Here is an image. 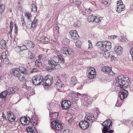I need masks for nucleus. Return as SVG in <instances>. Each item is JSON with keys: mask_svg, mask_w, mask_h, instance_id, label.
Returning <instances> with one entry per match:
<instances>
[{"mask_svg": "<svg viewBox=\"0 0 133 133\" xmlns=\"http://www.w3.org/2000/svg\"><path fill=\"white\" fill-rule=\"evenodd\" d=\"M96 45L100 50L103 51H106L110 50L111 48V43L109 41H99L96 44Z\"/></svg>", "mask_w": 133, "mask_h": 133, "instance_id": "obj_1", "label": "nucleus"}, {"mask_svg": "<svg viewBox=\"0 0 133 133\" xmlns=\"http://www.w3.org/2000/svg\"><path fill=\"white\" fill-rule=\"evenodd\" d=\"M128 77L125 76H124L122 75L119 76L117 77V79L116 78V83L118 86L121 87V89H122L123 87H126L128 86L129 82L128 80Z\"/></svg>", "mask_w": 133, "mask_h": 133, "instance_id": "obj_2", "label": "nucleus"}, {"mask_svg": "<svg viewBox=\"0 0 133 133\" xmlns=\"http://www.w3.org/2000/svg\"><path fill=\"white\" fill-rule=\"evenodd\" d=\"M51 125L52 129H54L55 131L57 133L61 132L63 128L61 122L58 119L53 121L51 123Z\"/></svg>", "mask_w": 133, "mask_h": 133, "instance_id": "obj_3", "label": "nucleus"}, {"mask_svg": "<svg viewBox=\"0 0 133 133\" xmlns=\"http://www.w3.org/2000/svg\"><path fill=\"white\" fill-rule=\"evenodd\" d=\"M105 125L102 129V133H113L114 130L110 129L112 124V121L110 119L105 121Z\"/></svg>", "mask_w": 133, "mask_h": 133, "instance_id": "obj_4", "label": "nucleus"}, {"mask_svg": "<svg viewBox=\"0 0 133 133\" xmlns=\"http://www.w3.org/2000/svg\"><path fill=\"white\" fill-rule=\"evenodd\" d=\"M43 85L46 86H51L54 82V77L50 75H48L43 79Z\"/></svg>", "mask_w": 133, "mask_h": 133, "instance_id": "obj_5", "label": "nucleus"}, {"mask_svg": "<svg viewBox=\"0 0 133 133\" xmlns=\"http://www.w3.org/2000/svg\"><path fill=\"white\" fill-rule=\"evenodd\" d=\"M43 77L41 76L40 75L36 76L35 77L32 78V83L35 85H40L41 82L43 81Z\"/></svg>", "mask_w": 133, "mask_h": 133, "instance_id": "obj_6", "label": "nucleus"}, {"mask_svg": "<svg viewBox=\"0 0 133 133\" xmlns=\"http://www.w3.org/2000/svg\"><path fill=\"white\" fill-rule=\"evenodd\" d=\"M111 68L109 66H104L102 67L101 70L106 74L108 73L109 75L113 76L115 74L112 70Z\"/></svg>", "mask_w": 133, "mask_h": 133, "instance_id": "obj_7", "label": "nucleus"}, {"mask_svg": "<svg viewBox=\"0 0 133 133\" xmlns=\"http://www.w3.org/2000/svg\"><path fill=\"white\" fill-rule=\"evenodd\" d=\"M79 95V93L78 92L76 93V92L72 91L68 94V95L70 100L75 102L78 100V96Z\"/></svg>", "mask_w": 133, "mask_h": 133, "instance_id": "obj_8", "label": "nucleus"}, {"mask_svg": "<svg viewBox=\"0 0 133 133\" xmlns=\"http://www.w3.org/2000/svg\"><path fill=\"white\" fill-rule=\"evenodd\" d=\"M88 71L89 72L88 75L89 78L90 79H92L96 77V72L94 68L90 67Z\"/></svg>", "mask_w": 133, "mask_h": 133, "instance_id": "obj_9", "label": "nucleus"}, {"mask_svg": "<svg viewBox=\"0 0 133 133\" xmlns=\"http://www.w3.org/2000/svg\"><path fill=\"white\" fill-rule=\"evenodd\" d=\"M122 90H124V91H120L118 96L121 99L123 100L127 96L128 93L127 90H125L124 88H122Z\"/></svg>", "mask_w": 133, "mask_h": 133, "instance_id": "obj_10", "label": "nucleus"}, {"mask_svg": "<svg viewBox=\"0 0 133 133\" xmlns=\"http://www.w3.org/2000/svg\"><path fill=\"white\" fill-rule=\"evenodd\" d=\"M81 121L79 123L80 127L83 130L87 128L89 126V124L91 123L89 121Z\"/></svg>", "mask_w": 133, "mask_h": 133, "instance_id": "obj_11", "label": "nucleus"}, {"mask_svg": "<svg viewBox=\"0 0 133 133\" xmlns=\"http://www.w3.org/2000/svg\"><path fill=\"white\" fill-rule=\"evenodd\" d=\"M71 104V103L70 101L64 100L61 103V107L63 109L66 110L70 107Z\"/></svg>", "mask_w": 133, "mask_h": 133, "instance_id": "obj_12", "label": "nucleus"}, {"mask_svg": "<svg viewBox=\"0 0 133 133\" xmlns=\"http://www.w3.org/2000/svg\"><path fill=\"white\" fill-rule=\"evenodd\" d=\"M69 34L70 37H71V38L73 40L76 41L79 38V36L76 30H71Z\"/></svg>", "mask_w": 133, "mask_h": 133, "instance_id": "obj_13", "label": "nucleus"}, {"mask_svg": "<svg viewBox=\"0 0 133 133\" xmlns=\"http://www.w3.org/2000/svg\"><path fill=\"white\" fill-rule=\"evenodd\" d=\"M98 115L97 114V115L96 116V118L94 117L93 114L90 113H89L88 114H87V115H86L85 117H86L87 116V120L90 121V122L92 123L96 121L97 118L98 116Z\"/></svg>", "mask_w": 133, "mask_h": 133, "instance_id": "obj_14", "label": "nucleus"}, {"mask_svg": "<svg viewBox=\"0 0 133 133\" xmlns=\"http://www.w3.org/2000/svg\"><path fill=\"white\" fill-rule=\"evenodd\" d=\"M18 69H12L10 71L11 74L16 77H19L21 76V73L18 70Z\"/></svg>", "mask_w": 133, "mask_h": 133, "instance_id": "obj_15", "label": "nucleus"}, {"mask_svg": "<svg viewBox=\"0 0 133 133\" xmlns=\"http://www.w3.org/2000/svg\"><path fill=\"white\" fill-rule=\"evenodd\" d=\"M7 119L10 122H13L15 120V117L14 114L10 111L8 112L7 113Z\"/></svg>", "mask_w": 133, "mask_h": 133, "instance_id": "obj_16", "label": "nucleus"}, {"mask_svg": "<svg viewBox=\"0 0 133 133\" xmlns=\"http://www.w3.org/2000/svg\"><path fill=\"white\" fill-rule=\"evenodd\" d=\"M114 51L117 55L120 56L121 55L123 51V49L121 46H116L114 48Z\"/></svg>", "mask_w": 133, "mask_h": 133, "instance_id": "obj_17", "label": "nucleus"}, {"mask_svg": "<svg viewBox=\"0 0 133 133\" xmlns=\"http://www.w3.org/2000/svg\"><path fill=\"white\" fill-rule=\"evenodd\" d=\"M28 118L29 119V122H30L31 123L32 125L34 126H36V125H38V120H36L35 119H33V117L32 116L31 117V118L30 119V118L28 117Z\"/></svg>", "mask_w": 133, "mask_h": 133, "instance_id": "obj_18", "label": "nucleus"}, {"mask_svg": "<svg viewBox=\"0 0 133 133\" xmlns=\"http://www.w3.org/2000/svg\"><path fill=\"white\" fill-rule=\"evenodd\" d=\"M59 112H49V116L51 119H56L59 116Z\"/></svg>", "mask_w": 133, "mask_h": 133, "instance_id": "obj_19", "label": "nucleus"}, {"mask_svg": "<svg viewBox=\"0 0 133 133\" xmlns=\"http://www.w3.org/2000/svg\"><path fill=\"white\" fill-rule=\"evenodd\" d=\"M17 69L20 71L21 73L25 75L28 74V71L26 70V68L22 66H20L19 68H16Z\"/></svg>", "mask_w": 133, "mask_h": 133, "instance_id": "obj_20", "label": "nucleus"}, {"mask_svg": "<svg viewBox=\"0 0 133 133\" xmlns=\"http://www.w3.org/2000/svg\"><path fill=\"white\" fill-rule=\"evenodd\" d=\"M7 91L5 90L0 94V98L5 100L6 99V96L8 95Z\"/></svg>", "mask_w": 133, "mask_h": 133, "instance_id": "obj_21", "label": "nucleus"}, {"mask_svg": "<svg viewBox=\"0 0 133 133\" xmlns=\"http://www.w3.org/2000/svg\"><path fill=\"white\" fill-rule=\"evenodd\" d=\"M18 88L17 87H14L9 88L8 91L9 94H10L15 93L17 91Z\"/></svg>", "mask_w": 133, "mask_h": 133, "instance_id": "obj_22", "label": "nucleus"}, {"mask_svg": "<svg viewBox=\"0 0 133 133\" xmlns=\"http://www.w3.org/2000/svg\"><path fill=\"white\" fill-rule=\"evenodd\" d=\"M32 127L29 126L27 127L26 128V130L28 132V133H38L37 130H36L35 131L34 130L32 129Z\"/></svg>", "mask_w": 133, "mask_h": 133, "instance_id": "obj_23", "label": "nucleus"}, {"mask_svg": "<svg viewBox=\"0 0 133 133\" xmlns=\"http://www.w3.org/2000/svg\"><path fill=\"white\" fill-rule=\"evenodd\" d=\"M71 82L72 83L71 87H73L77 83V79L75 76L71 77Z\"/></svg>", "mask_w": 133, "mask_h": 133, "instance_id": "obj_24", "label": "nucleus"}, {"mask_svg": "<svg viewBox=\"0 0 133 133\" xmlns=\"http://www.w3.org/2000/svg\"><path fill=\"white\" fill-rule=\"evenodd\" d=\"M59 57V63L64 64L65 62L64 56L61 55H58Z\"/></svg>", "mask_w": 133, "mask_h": 133, "instance_id": "obj_25", "label": "nucleus"}, {"mask_svg": "<svg viewBox=\"0 0 133 133\" xmlns=\"http://www.w3.org/2000/svg\"><path fill=\"white\" fill-rule=\"evenodd\" d=\"M68 50L67 51V52L66 55L67 56L72 55L74 53L73 50L72 49L68 47Z\"/></svg>", "mask_w": 133, "mask_h": 133, "instance_id": "obj_26", "label": "nucleus"}, {"mask_svg": "<svg viewBox=\"0 0 133 133\" xmlns=\"http://www.w3.org/2000/svg\"><path fill=\"white\" fill-rule=\"evenodd\" d=\"M40 39L41 42L43 43H46L48 42L49 39L45 36H43L41 37Z\"/></svg>", "mask_w": 133, "mask_h": 133, "instance_id": "obj_27", "label": "nucleus"}, {"mask_svg": "<svg viewBox=\"0 0 133 133\" xmlns=\"http://www.w3.org/2000/svg\"><path fill=\"white\" fill-rule=\"evenodd\" d=\"M94 18L95 20H94V22H95L96 23H98L102 19V17H100L98 15L95 16Z\"/></svg>", "mask_w": 133, "mask_h": 133, "instance_id": "obj_28", "label": "nucleus"}, {"mask_svg": "<svg viewBox=\"0 0 133 133\" xmlns=\"http://www.w3.org/2000/svg\"><path fill=\"white\" fill-rule=\"evenodd\" d=\"M0 45L1 48L2 49H5L6 47V43L4 39H2Z\"/></svg>", "mask_w": 133, "mask_h": 133, "instance_id": "obj_29", "label": "nucleus"}, {"mask_svg": "<svg viewBox=\"0 0 133 133\" xmlns=\"http://www.w3.org/2000/svg\"><path fill=\"white\" fill-rule=\"evenodd\" d=\"M5 8V5L2 4L0 5V14L1 16V14L4 12Z\"/></svg>", "mask_w": 133, "mask_h": 133, "instance_id": "obj_30", "label": "nucleus"}, {"mask_svg": "<svg viewBox=\"0 0 133 133\" xmlns=\"http://www.w3.org/2000/svg\"><path fill=\"white\" fill-rule=\"evenodd\" d=\"M68 47H62L61 50V53L65 55L66 54V52H67L66 51L68 50Z\"/></svg>", "mask_w": 133, "mask_h": 133, "instance_id": "obj_31", "label": "nucleus"}, {"mask_svg": "<svg viewBox=\"0 0 133 133\" xmlns=\"http://www.w3.org/2000/svg\"><path fill=\"white\" fill-rule=\"evenodd\" d=\"M31 19L28 20L27 22L25 23L26 27L28 29L31 28Z\"/></svg>", "mask_w": 133, "mask_h": 133, "instance_id": "obj_32", "label": "nucleus"}, {"mask_svg": "<svg viewBox=\"0 0 133 133\" xmlns=\"http://www.w3.org/2000/svg\"><path fill=\"white\" fill-rule=\"evenodd\" d=\"M95 20L94 16L92 15H90L88 17V21L89 22H94Z\"/></svg>", "mask_w": 133, "mask_h": 133, "instance_id": "obj_33", "label": "nucleus"}, {"mask_svg": "<svg viewBox=\"0 0 133 133\" xmlns=\"http://www.w3.org/2000/svg\"><path fill=\"white\" fill-rule=\"evenodd\" d=\"M81 1H78L74 3V4L77 6L78 9L80 8L81 5Z\"/></svg>", "mask_w": 133, "mask_h": 133, "instance_id": "obj_34", "label": "nucleus"}, {"mask_svg": "<svg viewBox=\"0 0 133 133\" xmlns=\"http://www.w3.org/2000/svg\"><path fill=\"white\" fill-rule=\"evenodd\" d=\"M32 11L34 12H37V7L36 6V4L35 3H33L32 5Z\"/></svg>", "mask_w": 133, "mask_h": 133, "instance_id": "obj_35", "label": "nucleus"}, {"mask_svg": "<svg viewBox=\"0 0 133 133\" xmlns=\"http://www.w3.org/2000/svg\"><path fill=\"white\" fill-rule=\"evenodd\" d=\"M45 70L46 71L49 72H51L53 70H54L53 66H46L45 68Z\"/></svg>", "mask_w": 133, "mask_h": 133, "instance_id": "obj_36", "label": "nucleus"}, {"mask_svg": "<svg viewBox=\"0 0 133 133\" xmlns=\"http://www.w3.org/2000/svg\"><path fill=\"white\" fill-rule=\"evenodd\" d=\"M48 64L50 66H53L54 67L56 63L52 59H51L48 61Z\"/></svg>", "mask_w": 133, "mask_h": 133, "instance_id": "obj_37", "label": "nucleus"}, {"mask_svg": "<svg viewBox=\"0 0 133 133\" xmlns=\"http://www.w3.org/2000/svg\"><path fill=\"white\" fill-rule=\"evenodd\" d=\"M28 54L29 56L30 57L29 58L31 59H32L34 57L35 55L33 54L32 52L29 50H28Z\"/></svg>", "mask_w": 133, "mask_h": 133, "instance_id": "obj_38", "label": "nucleus"}, {"mask_svg": "<svg viewBox=\"0 0 133 133\" xmlns=\"http://www.w3.org/2000/svg\"><path fill=\"white\" fill-rule=\"evenodd\" d=\"M121 4H119L117 5V9L116 11L117 12L120 13L122 11H123L122 9V8Z\"/></svg>", "mask_w": 133, "mask_h": 133, "instance_id": "obj_39", "label": "nucleus"}, {"mask_svg": "<svg viewBox=\"0 0 133 133\" xmlns=\"http://www.w3.org/2000/svg\"><path fill=\"white\" fill-rule=\"evenodd\" d=\"M56 63H59V57L58 55L57 56H54L52 59Z\"/></svg>", "mask_w": 133, "mask_h": 133, "instance_id": "obj_40", "label": "nucleus"}, {"mask_svg": "<svg viewBox=\"0 0 133 133\" xmlns=\"http://www.w3.org/2000/svg\"><path fill=\"white\" fill-rule=\"evenodd\" d=\"M0 55H1V56H0V59H4L6 58V55L5 52H2L1 54Z\"/></svg>", "mask_w": 133, "mask_h": 133, "instance_id": "obj_41", "label": "nucleus"}, {"mask_svg": "<svg viewBox=\"0 0 133 133\" xmlns=\"http://www.w3.org/2000/svg\"><path fill=\"white\" fill-rule=\"evenodd\" d=\"M75 44L77 47L80 48L81 46L82 43L81 41L78 40L76 42Z\"/></svg>", "mask_w": 133, "mask_h": 133, "instance_id": "obj_42", "label": "nucleus"}, {"mask_svg": "<svg viewBox=\"0 0 133 133\" xmlns=\"http://www.w3.org/2000/svg\"><path fill=\"white\" fill-rule=\"evenodd\" d=\"M90 97H86L84 98V100H83L82 101L83 103V101H84L85 100V101H86V102H85L84 103V104H86L87 103L86 102L88 103V101L89 102L90 101H90V100H90Z\"/></svg>", "mask_w": 133, "mask_h": 133, "instance_id": "obj_43", "label": "nucleus"}, {"mask_svg": "<svg viewBox=\"0 0 133 133\" xmlns=\"http://www.w3.org/2000/svg\"><path fill=\"white\" fill-rule=\"evenodd\" d=\"M25 16L26 17V18H27L28 20H29L30 19V18L31 17V15L29 12H26L25 13Z\"/></svg>", "mask_w": 133, "mask_h": 133, "instance_id": "obj_44", "label": "nucleus"}, {"mask_svg": "<svg viewBox=\"0 0 133 133\" xmlns=\"http://www.w3.org/2000/svg\"><path fill=\"white\" fill-rule=\"evenodd\" d=\"M104 53L103 54V56L104 57L106 58H108L109 57V54L107 51H104Z\"/></svg>", "mask_w": 133, "mask_h": 133, "instance_id": "obj_45", "label": "nucleus"}, {"mask_svg": "<svg viewBox=\"0 0 133 133\" xmlns=\"http://www.w3.org/2000/svg\"><path fill=\"white\" fill-rule=\"evenodd\" d=\"M28 117H27V116H26L25 118H24V121L23 122H24V123H26V124H23V125L25 126L29 125V124H30V123H29L30 122L28 123H27V122L28 121Z\"/></svg>", "mask_w": 133, "mask_h": 133, "instance_id": "obj_46", "label": "nucleus"}, {"mask_svg": "<svg viewBox=\"0 0 133 133\" xmlns=\"http://www.w3.org/2000/svg\"><path fill=\"white\" fill-rule=\"evenodd\" d=\"M57 63H56L54 67L53 66L54 70L59 69L61 67L60 65L59 64Z\"/></svg>", "mask_w": 133, "mask_h": 133, "instance_id": "obj_47", "label": "nucleus"}, {"mask_svg": "<svg viewBox=\"0 0 133 133\" xmlns=\"http://www.w3.org/2000/svg\"><path fill=\"white\" fill-rule=\"evenodd\" d=\"M55 85H58L60 87H62V85L61 83V82L59 80L57 81L56 82L55 84Z\"/></svg>", "mask_w": 133, "mask_h": 133, "instance_id": "obj_48", "label": "nucleus"}, {"mask_svg": "<svg viewBox=\"0 0 133 133\" xmlns=\"http://www.w3.org/2000/svg\"><path fill=\"white\" fill-rule=\"evenodd\" d=\"M88 42L89 43L88 49L90 50L93 47L92 43L90 40H88Z\"/></svg>", "mask_w": 133, "mask_h": 133, "instance_id": "obj_49", "label": "nucleus"}, {"mask_svg": "<svg viewBox=\"0 0 133 133\" xmlns=\"http://www.w3.org/2000/svg\"><path fill=\"white\" fill-rule=\"evenodd\" d=\"M23 87L24 88L28 90H30L31 88V87H28L26 83H25L24 85H23Z\"/></svg>", "mask_w": 133, "mask_h": 133, "instance_id": "obj_50", "label": "nucleus"}, {"mask_svg": "<svg viewBox=\"0 0 133 133\" xmlns=\"http://www.w3.org/2000/svg\"><path fill=\"white\" fill-rule=\"evenodd\" d=\"M35 63H39L40 64L42 65L41 59H38L35 62Z\"/></svg>", "mask_w": 133, "mask_h": 133, "instance_id": "obj_51", "label": "nucleus"}, {"mask_svg": "<svg viewBox=\"0 0 133 133\" xmlns=\"http://www.w3.org/2000/svg\"><path fill=\"white\" fill-rule=\"evenodd\" d=\"M26 116H24L23 117H22L20 118L19 120L20 121V122H21L22 124L23 125V123H22V122L24 121V118H25Z\"/></svg>", "mask_w": 133, "mask_h": 133, "instance_id": "obj_52", "label": "nucleus"}, {"mask_svg": "<svg viewBox=\"0 0 133 133\" xmlns=\"http://www.w3.org/2000/svg\"><path fill=\"white\" fill-rule=\"evenodd\" d=\"M14 25H15L14 32H15V33L16 34L17 33V32L18 31V28H17V24H15Z\"/></svg>", "mask_w": 133, "mask_h": 133, "instance_id": "obj_53", "label": "nucleus"}, {"mask_svg": "<svg viewBox=\"0 0 133 133\" xmlns=\"http://www.w3.org/2000/svg\"><path fill=\"white\" fill-rule=\"evenodd\" d=\"M3 62L6 64H8L9 63V60L8 58H5L4 59Z\"/></svg>", "mask_w": 133, "mask_h": 133, "instance_id": "obj_54", "label": "nucleus"}, {"mask_svg": "<svg viewBox=\"0 0 133 133\" xmlns=\"http://www.w3.org/2000/svg\"><path fill=\"white\" fill-rule=\"evenodd\" d=\"M18 47H19V49H20V50L21 51L25 50V45H23L21 46H18Z\"/></svg>", "mask_w": 133, "mask_h": 133, "instance_id": "obj_55", "label": "nucleus"}, {"mask_svg": "<svg viewBox=\"0 0 133 133\" xmlns=\"http://www.w3.org/2000/svg\"><path fill=\"white\" fill-rule=\"evenodd\" d=\"M20 77H18V79L19 81H21L23 82L25 80V78L24 77L22 76L21 78Z\"/></svg>", "mask_w": 133, "mask_h": 133, "instance_id": "obj_56", "label": "nucleus"}, {"mask_svg": "<svg viewBox=\"0 0 133 133\" xmlns=\"http://www.w3.org/2000/svg\"><path fill=\"white\" fill-rule=\"evenodd\" d=\"M10 29L9 33V35H10V37H11V35L12 32L13 27H10Z\"/></svg>", "mask_w": 133, "mask_h": 133, "instance_id": "obj_57", "label": "nucleus"}, {"mask_svg": "<svg viewBox=\"0 0 133 133\" xmlns=\"http://www.w3.org/2000/svg\"><path fill=\"white\" fill-rule=\"evenodd\" d=\"M122 38L120 40V41L121 42H124L125 41H126V38L125 37H121Z\"/></svg>", "mask_w": 133, "mask_h": 133, "instance_id": "obj_58", "label": "nucleus"}, {"mask_svg": "<svg viewBox=\"0 0 133 133\" xmlns=\"http://www.w3.org/2000/svg\"><path fill=\"white\" fill-rule=\"evenodd\" d=\"M37 21H38V20L36 19V17H35L34 18V19L33 21L32 22H31V24H36Z\"/></svg>", "mask_w": 133, "mask_h": 133, "instance_id": "obj_59", "label": "nucleus"}, {"mask_svg": "<svg viewBox=\"0 0 133 133\" xmlns=\"http://www.w3.org/2000/svg\"><path fill=\"white\" fill-rule=\"evenodd\" d=\"M92 12V9H91L90 8H89L87 11L86 13H87L88 14H89L91 13Z\"/></svg>", "mask_w": 133, "mask_h": 133, "instance_id": "obj_60", "label": "nucleus"}, {"mask_svg": "<svg viewBox=\"0 0 133 133\" xmlns=\"http://www.w3.org/2000/svg\"><path fill=\"white\" fill-rule=\"evenodd\" d=\"M111 0H104V3L106 5L108 3H110L111 2Z\"/></svg>", "mask_w": 133, "mask_h": 133, "instance_id": "obj_61", "label": "nucleus"}, {"mask_svg": "<svg viewBox=\"0 0 133 133\" xmlns=\"http://www.w3.org/2000/svg\"><path fill=\"white\" fill-rule=\"evenodd\" d=\"M35 63L36 67L38 69H39L40 68V66L41 65L39 63Z\"/></svg>", "mask_w": 133, "mask_h": 133, "instance_id": "obj_62", "label": "nucleus"}, {"mask_svg": "<svg viewBox=\"0 0 133 133\" xmlns=\"http://www.w3.org/2000/svg\"><path fill=\"white\" fill-rule=\"evenodd\" d=\"M55 31L57 33H59V27L58 26H57L55 27Z\"/></svg>", "mask_w": 133, "mask_h": 133, "instance_id": "obj_63", "label": "nucleus"}, {"mask_svg": "<svg viewBox=\"0 0 133 133\" xmlns=\"http://www.w3.org/2000/svg\"><path fill=\"white\" fill-rule=\"evenodd\" d=\"M37 69L35 68H34L31 70V73L35 72H37Z\"/></svg>", "mask_w": 133, "mask_h": 133, "instance_id": "obj_64", "label": "nucleus"}]
</instances>
